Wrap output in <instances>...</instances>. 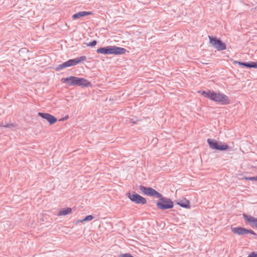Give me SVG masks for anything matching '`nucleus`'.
<instances>
[{"label":"nucleus","mask_w":257,"mask_h":257,"mask_svg":"<svg viewBox=\"0 0 257 257\" xmlns=\"http://www.w3.org/2000/svg\"><path fill=\"white\" fill-rule=\"evenodd\" d=\"M139 189L144 195L159 199L156 202V206L159 209L165 210L173 208L174 203L170 198L163 196L153 188L140 185Z\"/></svg>","instance_id":"1"},{"label":"nucleus","mask_w":257,"mask_h":257,"mask_svg":"<svg viewBox=\"0 0 257 257\" xmlns=\"http://www.w3.org/2000/svg\"><path fill=\"white\" fill-rule=\"evenodd\" d=\"M201 94L205 97L221 105H227L230 103L229 97L220 92L217 93L213 90H208L207 91H202Z\"/></svg>","instance_id":"2"},{"label":"nucleus","mask_w":257,"mask_h":257,"mask_svg":"<svg viewBox=\"0 0 257 257\" xmlns=\"http://www.w3.org/2000/svg\"><path fill=\"white\" fill-rule=\"evenodd\" d=\"M96 52L98 54L104 55H119L124 54L127 50L122 47L115 46H108L106 47L98 48Z\"/></svg>","instance_id":"3"},{"label":"nucleus","mask_w":257,"mask_h":257,"mask_svg":"<svg viewBox=\"0 0 257 257\" xmlns=\"http://www.w3.org/2000/svg\"><path fill=\"white\" fill-rule=\"evenodd\" d=\"M86 57L85 56H82L80 57H77L73 59H69L68 61L58 65L56 68V71H59L65 68L75 66L78 64L86 60Z\"/></svg>","instance_id":"4"},{"label":"nucleus","mask_w":257,"mask_h":257,"mask_svg":"<svg viewBox=\"0 0 257 257\" xmlns=\"http://www.w3.org/2000/svg\"><path fill=\"white\" fill-rule=\"evenodd\" d=\"M207 142L209 147L212 149L223 151L229 149V146L225 143L212 139H208Z\"/></svg>","instance_id":"5"},{"label":"nucleus","mask_w":257,"mask_h":257,"mask_svg":"<svg viewBox=\"0 0 257 257\" xmlns=\"http://www.w3.org/2000/svg\"><path fill=\"white\" fill-rule=\"evenodd\" d=\"M126 196L130 200L136 204L144 205L147 203V200L145 198L137 194L136 192H127Z\"/></svg>","instance_id":"6"},{"label":"nucleus","mask_w":257,"mask_h":257,"mask_svg":"<svg viewBox=\"0 0 257 257\" xmlns=\"http://www.w3.org/2000/svg\"><path fill=\"white\" fill-rule=\"evenodd\" d=\"M210 43L217 51H222L226 49V45L220 39L215 37L208 36Z\"/></svg>","instance_id":"7"},{"label":"nucleus","mask_w":257,"mask_h":257,"mask_svg":"<svg viewBox=\"0 0 257 257\" xmlns=\"http://www.w3.org/2000/svg\"><path fill=\"white\" fill-rule=\"evenodd\" d=\"M38 115L47 120L50 124H54L57 120L56 117L48 113L39 112Z\"/></svg>","instance_id":"8"},{"label":"nucleus","mask_w":257,"mask_h":257,"mask_svg":"<svg viewBox=\"0 0 257 257\" xmlns=\"http://www.w3.org/2000/svg\"><path fill=\"white\" fill-rule=\"evenodd\" d=\"M243 217L244 220L248 222L252 227L257 228V218L246 214H243Z\"/></svg>","instance_id":"9"},{"label":"nucleus","mask_w":257,"mask_h":257,"mask_svg":"<svg viewBox=\"0 0 257 257\" xmlns=\"http://www.w3.org/2000/svg\"><path fill=\"white\" fill-rule=\"evenodd\" d=\"M77 77L71 76L69 77L63 78L61 79L63 83L69 86H75L76 84Z\"/></svg>","instance_id":"10"},{"label":"nucleus","mask_w":257,"mask_h":257,"mask_svg":"<svg viewBox=\"0 0 257 257\" xmlns=\"http://www.w3.org/2000/svg\"><path fill=\"white\" fill-rule=\"evenodd\" d=\"M91 85V82L84 78L77 77L76 79V85L82 87H88Z\"/></svg>","instance_id":"11"},{"label":"nucleus","mask_w":257,"mask_h":257,"mask_svg":"<svg viewBox=\"0 0 257 257\" xmlns=\"http://www.w3.org/2000/svg\"><path fill=\"white\" fill-rule=\"evenodd\" d=\"M247 229L242 227H232L231 230L234 233L238 235H243L247 234Z\"/></svg>","instance_id":"12"},{"label":"nucleus","mask_w":257,"mask_h":257,"mask_svg":"<svg viewBox=\"0 0 257 257\" xmlns=\"http://www.w3.org/2000/svg\"><path fill=\"white\" fill-rule=\"evenodd\" d=\"M92 14L91 12L82 11L77 13L72 16V18L74 20L79 19L81 17H85Z\"/></svg>","instance_id":"13"},{"label":"nucleus","mask_w":257,"mask_h":257,"mask_svg":"<svg viewBox=\"0 0 257 257\" xmlns=\"http://www.w3.org/2000/svg\"><path fill=\"white\" fill-rule=\"evenodd\" d=\"M177 204L180 205L181 207L185 208H190V201L186 198H183V199L177 201Z\"/></svg>","instance_id":"14"},{"label":"nucleus","mask_w":257,"mask_h":257,"mask_svg":"<svg viewBox=\"0 0 257 257\" xmlns=\"http://www.w3.org/2000/svg\"><path fill=\"white\" fill-rule=\"evenodd\" d=\"M72 212V209L70 207H67L66 208H63L61 209L58 212V215L61 216H65L68 214H70Z\"/></svg>","instance_id":"15"},{"label":"nucleus","mask_w":257,"mask_h":257,"mask_svg":"<svg viewBox=\"0 0 257 257\" xmlns=\"http://www.w3.org/2000/svg\"><path fill=\"white\" fill-rule=\"evenodd\" d=\"M234 64H238L239 65L242 66V67H246L250 68V62H240L238 61H234Z\"/></svg>","instance_id":"16"},{"label":"nucleus","mask_w":257,"mask_h":257,"mask_svg":"<svg viewBox=\"0 0 257 257\" xmlns=\"http://www.w3.org/2000/svg\"><path fill=\"white\" fill-rule=\"evenodd\" d=\"M94 217L91 215H89L86 216L84 218H83L82 220H78L77 221V223L78 222H83L84 221H90L93 219Z\"/></svg>","instance_id":"17"},{"label":"nucleus","mask_w":257,"mask_h":257,"mask_svg":"<svg viewBox=\"0 0 257 257\" xmlns=\"http://www.w3.org/2000/svg\"><path fill=\"white\" fill-rule=\"evenodd\" d=\"M1 126L2 127H5L9 128H12L15 126V125L13 123H4L3 122L1 123Z\"/></svg>","instance_id":"18"},{"label":"nucleus","mask_w":257,"mask_h":257,"mask_svg":"<svg viewBox=\"0 0 257 257\" xmlns=\"http://www.w3.org/2000/svg\"><path fill=\"white\" fill-rule=\"evenodd\" d=\"M97 43V42L96 40H93L92 42L88 43H85V44L87 46L93 47L96 45Z\"/></svg>","instance_id":"19"},{"label":"nucleus","mask_w":257,"mask_h":257,"mask_svg":"<svg viewBox=\"0 0 257 257\" xmlns=\"http://www.w3.org/2000/svg\"><path fill=\"white\" fill-rule=\"evenodd\" d=\"M250 68H257V61L250 62Z\"/></svg>","instance_id":"20"},{"label":"nucleus","mask_w":257,"mask_h":257,"mask_svg":"<svg viewBox=\"0 0 257 257\" xmlns=\"http://www.w3.org/2000/svg\"><path fill=\"white\" fill-rule=\"evenodd\" d=\"M247 257H257V252H251Z\"/></svg>","instance_id":"21"},{"label":"nucleus","mask_w":257,"mask_h":257,"mask_svg":"<svg viewBox=\"0 0 257 257\" xmlns=\"http://www.w3.org/2000/svg\"><path fill=\"white\" fill-rule=\"evenodd\" d=\"M247 180H251V181H257V176L255 177H251L246 178Z\"/></svg>","instance_id":"22"},{"label":"nucleus","mask_w":257,"mask_h":257,"mask_svg":"<svg viewBox=\"0 0 257 257\" xmlns=\"http://www.w3.org/2000/svg\"><path fill=\"white\" fill-rule=\"evenodd\" d=\"M247 233H250L252 235H256V233L252 230L249 229H247Z\"/></svg>","instance_id":"23"},{"label":"nucleus","mask_w":257,"mask_h":257,"mask_svg":"<svg viewBox=\"0 0 257 257\" xmlns=\"http://www.w3.org/2000/svg\"><path fill=\"white\" fill-rule=\"evenodd\" d=\"M67 118H68V116H66V117H65V119H66Z\"/></svg>","instance_id":"24"}]
</instances>
